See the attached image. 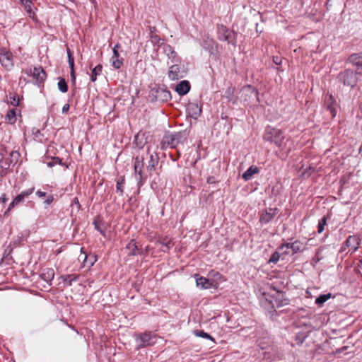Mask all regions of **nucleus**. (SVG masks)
Returning <instances> with one entry per match:
<instances>
[{"label": "nucleus", "instance_id": "3", "mask_svg": "<svg viewBox=\"0 0 362 362\" xmlns=\"http://www.w3.org/2000/svg\"><path fill=\"white\" fill-rule=\"evenodd\" d=\"M266 141L274 143L280 149H283L284 136L280 129L268 127L263 137Z\"/></svg>", "mask_w": 362, "mask_h": 362}, {"label": "nucleus", "instance_id": "46", "mask_svg": "<svg viewBox=\"0 0 362 362\" xmlns=\"http://www.w3.org/2000/svg\"><path fill=\"white\" fill-rule=\"evenodd\" d=\"M10 103L13 106H18L19 104V98L17 95H10Z\"/></svg>", "mask_w": 362, "mask_h": 362}, {"label": "nucleus", "instance_id": "58", "mask_svg": "<svg viewBox=\"0 0 362 362\" xmlns=\"http://www.w3.org/2000/svg\"><path fill=\"white\" fill-rule=\"evenodd\" d=\"M346 348H347V346H343L342 348H341V349H338V350L337 351V352H338V353H341V352H342L343 351H344L345 349H346Z\"/></svg>", "mask_w": 362, "mask_h": 362}, {"label": "nucleus", "instance_id": "55", "mask_svg": "<svg viewBox=\"0 0 362 362\" xmlns=\"http://www.w3.org/2000/svg\"><path fill=\"white\" fill-rule=\"evenodd\" d=\"M69 104H65L63 107H62V113H66L69 111Z\"/></svg>", "mask_w": 362, "mask_h": 362}, {"label": "nucleus", "instance_id": "52", "mask_svg": "<svg viewBox=\"0 0 362 362\" xmlns=\"http://www.w3.org/2000/svg\"><path fill=\"white\" fill-rule=\"evenodd\" d=\"M291 243H284L279 247V250H282L284 247L291 248Z\"/></svg>", "mask_w": 362, "mask_h": 362}, {"label": "nucleus", "instance_id": "28", "mask_svg": "<svg viewBox=\"0 0 362 362\" xmlns=\"http://www.w3.org/2000/svg\"><path fill=\"white\" fill-rule=\"evenodd\" d=\"M291 249L292 250L293 253L295 254L303 252L305 249V246L300 240H296L293 243H291Z\"/></svg>", "mask_w": 362, "mask_h": 362}, {"label": "nucleus", "instance_id": "18", "mask_svg": "<svg viewBox=\"0 0 362 362\" xmlns=\"http://www.w3.org/2000/svg\"><path fill=\"white\" fill-rule=\"evenodd\" d=\"M158 161L159 156L156 153L150 155V159L146 166V170L150 175H151L152 173L155 171L156 166L158 165Z\"/></svg>", "mask_w": 362, "mask_h": 362}, {"label": "nucleus", "instance_id": "31", "mask_svg": "<svg viewBox=\"0 0 362 362\" xmlns=\"http://www.w3.org/2000/svg\"><path fill=\"white\" fill-rule=\"evenodd\" d=\"M103 66L100 64L97 65L92 69L90 74V80L92 82H95L96 81L97 76L101 74Z\"/></svg>", "mask_w": 362, "mask_h": 362}, {"label": "nucleus", "instance_id": "47", "mask_svg": "<svg viewBox=\"0 0 362 362\" xmlns=\"http://www.w3.org/2000/svg\"><path fill=\"white\" fill-rule=\"evenodd\" d=\"M93 225L95 226V229L99 231L101 235H103V236L105 235V231L100 227L99 221L95 220L93 221Z\"/></svg>", "mask_w": 362, "mask_h": 362}, {"label": "nucleus", "instance_id": "17", "mask_svg": "<svg viewBox=\"0 0 362 362\" xmlns=\"http://www.w3.org/2000/svg\"><path fill=\"white\" fill-rule=\"evenodd\" d=\"M163 53L167 56L169 59H171L173 62H177L179 61L177 58V54L172 46L168 44H164L163 46Z\"/></svg>", "mask_w": 362, "mask_h": 362}, {"label": "nucleus", "instance_id": "33", "mask_svg": "<svg viewBox=\"0 0 362 362\" xmlns=\"http://www.w3.org/2000/svg\"><path fill=\"white\" fill-rule=\"evenodd\" d=\"M332 297V294L330 293L327 294L320 295L315 299V303L318 305H323L327 300H328Z\"/></svg>", "mask_w": 362, "mask_h": 362}, {"label": "nucleus", "instance_id": "32", "mask_svg": "<svg viewBox=\"0 0 362 362\" xmlns=\"http://www.w3.org/2000/svg\"><path fill=\"white\" fill-rule=\"evenodd\" d=\"M150 37L151 39V41L155 45H158L160 41V37L155 33L156 28L155 27H150Z\"/></svg>", "mask_w": 362, "mask_h": 362}, {"label": "nucleus", "instance_id": "1", "mask_svg": "<svg viewBox=\"0 0 362 362\" xmlns=\"http://www.w3.org/2000/svg\"><path fill=\"white\" fill-rule=\"evenodd\" d=\"M217 37L220 41L228 42L233 47L237 45V33L230 30L223 24L217 25Z\"/></svg>", "mask_w": 362, "mask_h": 362}, {"label": "nucleus", "instance_id": "42", "mask_svg": "<svg viewBox=\"0 0 362 362\" xmlns=\"http://www.w3.org/2000/svg\"><path fill=\"white\" fill-rule=\"evenodd\" d=\"M68 63L71 69H74V58L70 49H67Z\"/></svg>", "mask_w": 362, "mask_h": 362}, {"label": "nucleus", "instance_id": "41", "mask_svg": "<svg viewBox=\"0 0 362 362\" xmlns=\"http://www.w3.org/2000/svg\"><path fill=\"white\" fill-rule=\"evenodd\" d=\"M134 168H144V158L140 156H136L134 159Z\"/></svg>", "mask_w": 362, "mask_h": 362}, {"label": "nucleus", "instance_id": "51", "mask_svg": "<svg viewBox=\"0 0 362 362\" xmlns=\"http://www.w3.org/2000/svg\"><path fill=\"white\" fill-rule=\"evenodd\" d=\"M88 258H91L90 259V267L93 266L94 262L96 261V257L95 256H93V255H91L90 257H86V260H87Z\"/></svg>", "mask_w": 362, "mask_h": 362}, {"label": "nucleus", "instance_id": "5", "mask_svg": "<svg viewBox=\"0 0 362 362\" xmlns=\"http://www.w3.org/2000/svg\"><path fill=\"white\" fill-rule=\"evenodd\" d=\"M182 139L183 134L180 132L175 134H168L163 136L162 144L163 146L175 148L182 141Z\"/></svg>", "mask_w": 362, "mask_h": 362}, {"label": "nucleus", "instance_id": "12", "mask_svg": "<svg viewBox=\"0 0 362 362\" xmlns=\"http://www.w3.org/2000/svg\"><path fill=\"white\" fill-rule=\"evenodd\" d=\"M202 46L210 54H215L217 51V43L209 36L204 37Z\"/></svg>", "mask_w": 362, "mask_h": 362}, {"label": "nucleus", "instance_id": "54", "mask_svg": "<svg viewBox=\"0 0 362 362\" xmlns=\"http://www.w3.org/2000/svg\"><path fill=\"white\" fill-rule=\"evenodd\" d=\"M70 75H71V81L74 83H75V81H76V75H75L74 69H71Z\"/></svg>", "mask_w": 362, "mask_h": 362}, {"label": "nucleus", "instance_id": "26", "mask_svg": "<svg viewBox=\"0 0 362 362\" xmlns=\"http://www.w3.org/2000/svg\"><path fill=\"white\" fill-rule=\"evenodd\" d=\"M126 249L129 250V255L135 256L139 254L140 250L136 245V243L132 240L126 246Z\"/></svg>", "mask_w": 362, "mask_h": 362}, {"label": "nucleus", "instance_id": "27", "mask_svg": "<svg viewBox=\"0 0 362 362\" xmlns=\"http://www.w3.org/2000/svg\"><path fill=\"white\" fill-rule=\"evenodd\" d=\"M125 185V177L124 176H121L118 178L116 183V192L119 194V196H123L124 194V187Z\"/></svg>", "mask_w": 362, "mask_h": 362}, {"label": "nucleus", "instance_id": "8", "mask_svg": "<svg viewBox=\"0 0 362 362\" xmlns=\"http://www.w3.org/2000/svg\"><path fill=\"white\" fill-rule=\"evenodd\" d=\"M198 276V275H195ZM196 284L202 289L216 288L218 284L214 279H209L203 276L196 277Z\"/></svg>", "mask_w": 362, "mask_h": 362}, {"label": "nucleus", "instance_id": "38", "mask_svg": "<svg viewBox=\"0 0 362 362\" xmlns=\"http://www.w3.org/2000/svg\"><path fill=\"white\" fill-rule=\"evenodd\" d=\"M58 88L62 93H66L68 90V86L64 78H61L58 82Z\"/></svg>", "mask_w": 362, "mask_h": 362}, {"label": "nucleus", "instance_id": "13", "mask_svg": "<svg viewBox=\"0 0 362 362\" xmlns=\"http://www.w3.org/2000/svg\"><path fill=\"white\" fill-rule=\"evenodd\" d=\"M121 48V45L119 44H116L113 47V54L111 58L112 66L116 69H119L123 63V59H119V49Z\"/></svg>", "mask_w": 362, "mask_h": 362}, {"label": "nucleus", "instance_id": "24", "mask_svg": "<svg viewBox=\"0 0 362 362\" xmlns=\"http://www.w3.org/2000/svg\"><path fill=\"white\" fill-rule=\"evenodd\" d=\"M235 88L230 86L226 90L224 95V96L228 99V100L229 102H231L233 104H236L238 102V98L235 96Z\"/></svg>", "mask_w": 362, "mask_h": 362}, {"label": "nucleus", "instance_id": "21", "mask_svg": "<svg viewBox=\"0 0 362 362\" xmlns=\"http://www.w3.org/2000/svg\"><path fill=\"white\" fill-rule=\"evenodd\" d=\"M40 277L49 285L54 277V271L52 268L43 269Z\"/></svg>", "mask_w": 362, "mask_h": 362}, {"label": "nucleus", "instance_id": "35", "mask_svg": "<svg viewBox=\"0 0 362 362\" xmlns=\"http://www.w3.org/2000/svg\"><path fill=\"white\" fill-rule=\"evenodd\" d=\"M194 334L197 337L205 338L207 339H210L212 341H214V337L209 334L208 333L204 332L203 330H194Z\"/></svg>", "mask_w": 362, "mask_h": 362}, {"label": "nucleus", "instance_id": "2", "mask_svg": "<svg viewBox=\"0 0 362 362\" xmlns=\"http://www.w3.org/2000/svg\"><path fill=\"white\" fill-rule=\"evenodd\" d=\"M358 74H359L354 71L352 69H346L338 74L337 78L339 81L344 86H348L351 88H353L356 86L358 83Z\"/></svg>", "mask_w": 362, "mask_h": 362}, {"label": "nucleus", "instance_id": "61", "mask_svg": "<svg viewBox=\"0 0 362 362\" xmlns=\"http://www.w3.org/2000/svg\"><path fill=\"white\" fill-rule=\"evenodd\" d=\"M91 1H92V2H93V3H95V0H91Z\"/></svg>", "mask_w": 362, "mask_h": 362}, {"label": "nucleus", "instance_id": "49", "mask_svg": "<svg viewBox=\"0 0 362 362\" xmlns=\"http://www.w3.org/2000/svg\"><path fill=\"white\" fill-rule=\"evenodd\" d=\"M18 204L15 203V201L13 199V201L9 204V206L6 211H5V214H6L11 209H13L14 206H17Z\"/></svg>", "mask_w": 362, "mask_h": 362}, {"label": "nucleus", "instance_id": "14", "mask_svg": "<svg viewBox=\"0 0 362 362\" xmlns=\"http://www.w3.org/2000/svg\"><path fill=\"white\" fill-rule=\"evenodd\" d=\"M360 242L361 240L358 236L350 235L345 241V246L349 248V251H351V253H354L358 250Z\"/></svg>", "mask_w": 362, "mask_h": 362}, {"label": "nucleus", "instance_id": "50", "mask_svg": "<svg viewBox=\"0 0 362 362\" xmlns=\"http://www.w3.org/2000/svg\"><path fill=\"white\" fill-rule=\"evenodd\" d=\"M54 200V198L52 195H49L47 197V199L45 200V203L47 205L50 204Z\"/></svg>", "mask_w": 362, "mask_h": 362}, {"label": "nucleus", "instance_id": "29", "mask_svg": "<svg viewBox=\"0 0 362 362\" xmlns=\"http://www.w3.org/2000/svg\"><path fill=\"white\" fill-rule=\"evenodd\" d=\"M5 121L6 123L13 124L16 121V109H12L8 111L7 114L5 116Z\"/></svg>", "mask_w": 362, "mask_h": 362}, {"label": "nucleus", "instance_id": "11", "mask_svg": "<svg viewBox=\"0 0 362 362\" xmlns=\"http://www.w3.org/2000/svg\"><path fill=\"white\" fill-rule=\"evenodd\" d=\"M348 61L353 66H356V69L355 71L359 74H361V70L362 69V54L354 53L349 57Z\"/></svg>", "mask_w": 362, "mask_h": 362}, {"label": "nucleus", "instance_id": "44", "mask_svg": "<svg viewBox=\"0 0 362 362\" xmlns=\"http://www.w3.org/2000/svg\"><path fill=\"white\" fill-rule=\"evenodd\" d=\"M322 259V256L321 255V250L319 249L317 250L315 256L312 259V262L316 264Z\"/></svg>", "mask_w": 362, "mask_h": 362}, {"label": "nucleus", "instance_id": "22", "mask_svg": "<svg viewBox=\"0 0 362 362\" xmlns=\"http://www.w3.org/2000/svg\"><path fill=\"white\" fill-rule=\"evenodd\" d=\"M33 75L40 83H43L47 77L46 72L41 67H35L33 69Z\"/></svg>", "mask_w": 362, "mask_h": 362}, {"label": "nucleus", "instance_id": "59", "mask_svg": "<svg viewBox=\"0 0 362 362\" xmlns=\"http://www.w3.org/2000/svg\"><path fill=\"white\" fill-rule=\"evenodd\" d=\"M74 204H77L78 206H80V204H79V202H78V198H75L74 200Z\"/></svg>", "mask_w": 362, "mask_h": 362}, {"label": "nucleus", "instance_id": "60", "mask_svg": "<svg viewBox=\"0 0 362 362\" xmlns=\"http://www.w3.org/2000/svg\"><path fill=\"white\" fill-rule=\"evenodd\" d=\"M346 247H346V246H345V244H344V245L341 247V249H340V252H342L345 251V250H346Z\"/></svg>", "mask_w": 362, "mask_h": 362}, {"label": "nucleus", "instance_id": "23", "mask_svg": "<svg viewBox=\"0 0 362 362\" xmlns=\"http://www.w3.org/2000/svg\"><path fill=\"white\" fill-rule=\"evenodd\" d=\"M34 191V187L30 188L27 190H24L21 192L19 194H18L13 200L15 201V203H16L18 205L23 202L26 197L30 196Z\"/></svg>", "mask_w": 362, "mask_h": 362}, {"label": "nucleus", "instance_id": "53", "mask_svg": "<svg viewBox=\"0 0 362 362\" xmlns=\"http://www.w3.org/2000/svg\"><path fill=\"white\" fill-rule=\"evenodd\" d=\"M6 201H7L6 195L5 193H3L0 196V202H2V203H6Z\"/></svg>", "mask_w": 362, "mask_h": 362}, {"label": "nucleus", "instance_id": "15", "mask_svg": "<svg viewBox=\"0 0 362 362\" xmlns=\"http://www.w3.org/2000/svg\"><path fill=\"white\" fill-rule=\"evenodd\" d=\"M189 115L193 119H197L202 113V106L195 103H190L187 107Z\"/></svg>", "mask_w": 362, "mask_h": 362}, {"label": "nucleus", "instance_id": "10", "mask_svg": "<svg viewBox=\"0 0 362 362\" xmlns=\"http://www.w3.org/2000/svg\"><path fill=\"white\" fill-rule=\"evenodd\" d=\"M279 210L276 208H267L263 211L259 218L262 224H267L272 221L277 215Z\"/></svg>", "mask_w": 362, "mask_h": 362}, {"label": "nucleus", "instance_id": "48", "mask_svg": "<svg viewBox=\"0 0 362 362\" xmlns=\"http://www.w3.org/2000/svg\"><path fill=\"white\" fill-rule=\"evenodd\" d=\"M283 59L281 57L275 56L273 57V62L276 65L280 66L282 63Z\"/></svg>", "mask_w": 362, "mask_h": 362}, {"label": "nucleus", "instance_id": "20", "mask_svg": "<svg viewBox=\"0 0 362 362\" xmlns=\"http://www.w3.org/2000/svg\"><path fill=\"white\" fill-rule=\"evenodd\" d=\"M190 90V83L188 81H182L180 82L175 88V91L180 95H184L187 94Z\"/></svg>", "mask_w": 362, "mask_h": 362}, {"label": "nucleus", "instance_id": "36", "mask_svg": "<svg viewBox=\"0 0 362 362\" xmlns=\"http://www.w3.org/2000/svg\"><path fill=\"white\" fill-rule=\"evenodd\" d=\"M142 172H143V168H134V173H135V178L136 180L138 181V185L139 186H141L142 185Z\"/></svg>", "mask_w": 362, "mask_h": 362}, {"label": "nucleus", "instance_id": "9", "mask_svg": "<svg viewBox=\"0 0 362 362\" xmlns=\"http://www.w3.org/2000/svg\"><path fill=\"white\" fill-rule=\"evenodd\" d=\"M20 154L16 151H12L7 158H4L1 161V168L4 170H8L11 165H15L19 158Z\"/></svg>", "mask_w": 362, "mask_h": 362}, {"label": "nucleus", "instance_id": "40", "mask_svg": "<svg viewBox=\"0 0 362 362\" xmlns=\"http://www.w3.org/2000/svg\"><path fill=\"white\" fill-rule=\"evenodd\" d=\"M57 164L62 165V160L59 158V157H54L52 158V160L49 162H47V165L48 167L52 168Z\"/></svg>", "mask_w": 362, "mask_h": 362}, {"label": "nucleus", "instance_id": "34", "mask_svg": "<svg viewBox=\"0 0 362 362\" xmlns=\"http://www.w3.org/2000/svg\"><path fill=\"white\" fill-rule=\"evenodd\" d=\"M0 60H6L8 64H12V54L7 51H2L0 53Z\"/></svg>", "mask_w": 362, "mask_h": 362}, {"label": "nucleus", "instance_id": "39", "mask_svg": "<svg viewBox=\"0 0 362 362\" xmlns=\"http://www.w3.org/2000/svg\"><path fill=\"white\" fill-rule=\"evenodd\" d=\"M327 217L323 216L318 223L317 226V232L318 233H321L324 230V227L327 224Z\"/></svg>", "mask_w": 362, "mask_h": 362}, {"label": "nucleus", "instance_id": "6", "mask_svg": "<svg viewBox=\"0 0 362 362\" xmlns=\"http://www.w3.org/2000/svg\"><path fill=\"white\" fill-rule=\"evenodd\" d=\"M155 337V334L150 332L139 334L136 338L137 349H139L153 344L155 343L153 341Z\"/></svg>", "mask_w": 362, "mask_h": 362}, {"label": "nucleus", "instance_id": "25", "mask_svg": "<svg viewBox=\"0 0 362 362\" xmlns=\"http://www.w3.org/2000/svg\"><path fill=\"white\" fill-rule=\"evenodd\" d=\"M259 172V169L258 167L252 165L243 174V178L245 181H248L252 178L253 175L257 174Z\"/></svg>", "mask_w": 362, "mask_h": 362}, {"label": "nucleus", "instance_id": "7", "mask_svg": "<svg viewBox=\"0 0 362 362\" xmlns=\"http://www.w3.org/2000/svg\"><path fill=\"white\" fill-rule=\"evenodd\" d=\"M324 105L327 110L330 112L331 117H334L337 115V104L331 94L327 93L325 95Z\"/></svg>", "mask_w": 362, "mask_h": 362}, {"label": "nucleus", "instance_id": "43", "mask_svg": "<svg viewBox=\"0 0 362 362\" xmlns=\"http://www.w3.org/2000/svg\"><path fill=\"white\" fill-rule=\"evenodd\" d=\"M160 243L163 246L165 247V248L163 247L162 249V250L163 252H166V251H168L173 245V243L171 240H168L167 242L165 241V240H161L160 242Z\"/></svg>", "mask_w": 362, "mask_h": 362}, {"label": "nucleus", "instance_id": "37", "mask_svg": "<svg viewBox=\"0 0 362 362\" xmlns=\"http://www.w3.org/2000/svg\"><path fill=\"white\" fill-rule=\"evenodd\" d=\"M62 278L63 279L64 283L67 286H71L72 285V282L76 281V279H77V277L76 276H74V275H67V276H62Z\"/></svg>", "mask_w": 362, "mask_h": 362}, {"label": "nucleus", "instance_id": "56", "mask_svg": "<svg viewBox=\"0 0 362 362\" xmlns=\"http://www.w3.org/2000/svg\"><path fill=\"white\" fill-rule=\"evenodd\" d=\"M207 182L209 184L215 183L216 182L215 177H209L207 178Z\"/></svg>", "mask_w": 362, "mask_h": 362}, {"label": "nucleus", "instance_id": "57", "mask_svg": "<svg viewBox=\"0 0 362 362\" xmlns=\"http://www.w3.org/2000/svg\"><path fill=\"white\" fill-rule=\"evenodd\" d=\"M36 195L38 196L39 197H45L46 193L45 192L38 190L36 192Z\"/></svg>", "mask_w": 362, "mask_h": 362}, {"label": "nucleus", "instance_id": "16", "mask_svg": "<svg viewBox=\"0 0 362 362\" xmlns=\"http://www.w3.org/2000/svg\"><path fill=\"white\" fill-rule=\"evenodd\" d=\"M168 77L172 81L178 80L179 78H182L183 75L180 71V66L178 64H173L170 66Z\"/></svg>", "mask_w": 362, "mask_h": 362}, {"label": "nucleus", "instance_id": "45", "mask_svg": "<svg viewBox=\"0 0 362 362\" xmlns=\"http://www.w3.org/2000/svg\"><path fill=\"white\" fill-rule=\"evenodd\" d=\"M279 258H280V254L279 252H274L270 259H269V263H274V264H276L279 260Z\"/></svg>", "mask_w": 362, "mask_h": 362}, {"label": "nucleus", "instance_id": "30", "mask_svg": "<svg viewBox=\"0 0 362 362\" xmlns=\"http://www.w3.org/2000/svg\"><path fill=\"white\" fill-rule=\"evenodd\" d=\"M21 4L24 6L25 11L30 18H34L35 13L32 8V2L30 0H20Z\"/></svg>", "mask_w": 362, "mask_h": 362}, {"label": "nucleus", "instance_id": "4", "mask_svg": "<svg viewBox=\"0 0 362 362\" xmlns=\"http://www.w3.org/2000/svg\"><path fill=\"white\" fill-rule=\"evenodd\" d=\"M242 97L244 101L247 103L253 101L259 102V93L257 90L250 85H247L243 87L241 90Z\"/></svg>", "mask_w": 362, "mask_h": 362}, {"label": "nucleus", "instance_id": "19", "mask_svg": "<svg viewBox=\"0 0 362 362\" xmlns=\"http://www.w3.org/2000/svg\"><path fill=\"white\" fill-rule=\"evenodd\" d=\"M155 98L156 100L166 102L171 98L170 92L163 88H158L156 90Z\"/></svg>", "mask_w": 362, "mask_h": 362}]
</instances>
